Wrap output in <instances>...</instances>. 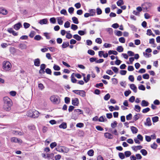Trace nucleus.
I'll return each instance as SVG.
<instances>
[{"mask_svg": "<svg viewBox=\"0 0 160 160\" xmlns=\"http://www.w3.org/2000/svg\"><path fill=\"white\" fill-rule=\"evenodd\" d=\"M3 109L7 112L10 111L12 105V102L11 100L8 97H5L3 98Z\"/></svg>", "mask_w": 160, "mask_h": 160, "instance_id": "f257e3e1", "label": "nucleus"}, {"mask_svg": "<svg viewBox=\"0 0 160 160\" xmlns=\"http://www.w3.org/2000/svg\"><path fill=\"white\" fill-rule=\"evenodd\" d=\"M39 114V112L36 110H30L28 112L27 116L30 117L36 118L38 117Z\"/></svg>", "mask_w": 160, "mask_h": 160, "instance_id": "f03ea898", "label": "nucleus"}, {"mask_svg": "<svg viewBox=\"0 0 160 160\" xmlns=\"http://www.w3.org/2000/svg\"><path fill=\"white\" fill-rule=\"evenodd\" d=\"M55 149L57 151L64 153H68L69 150V149L68 148L60 145H58Z\"/></svg>", "mask_w": 160, "mask_h": 160, "instance_id": "7ed1b4c3", "label": "nucleus"}, {"mask_svg": "<svg viewBox=\"0 0 160 160\" xmlns=\"http://www.w3.org/2000/svg\"><path fill=\"white\" fill-rule=\"evenodd\" d=\"M152 6V3L148 2H145L142 5V7L144 12L148 11Z\"/></svg>", "mask_w": 160, "mask_h": 160, "instance_id": "20e7f679", "label": "nucleus"}, {"mask_svg": "<svg viewBox=\"0 0 160 160\" xmlns=\"http://www.w3.org/2000/svg\"><path fill=\"white\" fill-rule=\"evenodd\" d=\"M12 68L11 63L8 61H4L2 63V68L6 71H9Z\"/></svg>", "mask_w": 160, "mask_h": 160, "instance_id": "39448f33", "label": "nucleus"}, {"mask_svg": "<svg viewBox=\"0 0 160 160\" xmlns=\"http://www.w3.org/2000/svg\"><path fill=\"white\" fill-rule=\"evenodd\" d=\"M50 100L54 104H58L60 102V100L58 96L55 95L52 96L50 98Z\"/></svg>", "mask_w": 160, "mask_h": 160, "instance_id": "423d86ee", "label": "nucleus"}, {"mask_svg": "<svg viewBox=\"0 0 160 160\" xmlns=\"http://www.w3.org/2000/svg\"><path fill=\"white\" fill-rule=\"evenodd\" d=\"M72 92L82 97H84L86 96L85 92L83 90H74Z\"/></svg>", "mask_w": 160, "mask_h": 160, "instance_id": "0eeeda50", "label": "nucleus"}, {"mask_svg": "<svg viewBox=\"0 0 160 160\" xmlns=\"http://www.w3.org/2000/svg\"><path fill=\"white\" fill-rule=\"evenodd\" d=\"M72 104L75 106H78L79 104V100L77 98H75L72 99Z\"/></svg>", "mask_w": 160, "mask_h": 160, "instance_id": "6e6552de", "label": "nucleus"}, {"mask_svg": "<svg viewBox=\"0 0 160 160\" xmlns=\"http://www.w3.org/2000/svg\"><path fill=\"white\" fill-rule=\"evenodd\" d=\"M11 141L12 142H18V143H20L22 142V140L18 139V138L16 137H13L11 139Z\"/></svg>", "mask_w": 160, "mask_h": 160, "instance_id": "1a4fd4ad", "label": "nucleus"}, {"mask_svg": "<svg viewBox=\"0 0 160 160\" xmlns=\"http://www.w3.org/2000/svg\"><path fill=\"white\" fill-rule=\"evenodd\" d=\"M34 65L35 66L38 67L40 66V59L38 58L35 59L34 60Z\"/></svg>", "mask_w": 160, "mask_h": 160, "instance_id": "9d476101", "label": "nucleus"}, {"mask_svg": "<svg viewBox=\"0 0 160 160\" xmlns=\"http://www.w3.org/2000/svg\"><path fill=\"white\" fill-rule=\"evenodd\" d=\"M130 88L134 92L136 93L137 92V88L134 84H130Z\"/></svg>", "mask_w": 160, "mask_h": 160, "instance_id": "9b49d317", "label": "nucleus"}, {"mask_svg": "<svg viewBox=\"0 0 160 160\" xmlns=\"http://www.w3.org/2000/svg\"><path fill=\"white\" fill-rule=\"evenodd\" d=\"M104 135L105 138L108 139H112L113 138V135L111 133L108 132L105 133Z\"/></svg>", "mask_w": 160, "mask_h": 160, "instance_id": "f8f14e48", "label": "nucleus"}, {"mask_svg": "<svg viewBox=\"0 0 160 160\" xmlns=\"http://www.w3.org/2000/svg\"><path fill=\"white\" fill-rule=\"evenodd\" d=\"M8 11L2 7L0 8V13L3 15H6L7 14Z\"/></svg>", "mask_w": 160, "mask_h": 160, "instance_id": "ddd939ff", "label": "nucleus"}, {"mask_svg": "<svg viewBox=\"0 0 160 160\" xmlns=\"http://www.w3.org/2000/svg\"><path fill=\"white\" fill-rule=\"evenodd\" d=\"M22 26V25L20 23L18 22V23L15 24L13 28L16 30H18L19 29L20 27Z\"/></svg>", "mask_w": 160, "mask_h": 160, "instance_id": "4468645a", "label": "nucleus"}, {"mask_svg": "<svg viewBox=\"0 0 160 160\" xmlns=\"http://www.w3.org/2000/svg\"><path fill=\"white\" fill-rule=\"evenodd\" d=\"M149 103L145 100H143L142 101L141 105L142 107H147L148 106Z\"/></svg>", "mask_w": 160, "mask_h": 160, "instance_id": "2eb2a0df", "label": "nucleus"}, {"mask_svg": "<svg viewBox=\"0 0 160 160\" xmlns=\"http://www.w3.org/2000/svg\"><path fill=\"white\" fill-rule=\"evenodd\" d=\"M95 10L94 9H90L89 10V12H90L89 13L90 14V15L91 16H93L96 15Z\"/></svg>", "mask_w": 160, "mask_h": 160, "instance_id": "dca6fc26", "label": "nucleus"}, {"mask_svg": "<svg viewBox=\"0 0 160 160\" xmlns=\"http://www.w3.org/2000/svg\"><path fill=\"white\" fill-rule=\"evenodd\" d=\"M145 124L148 126L151 125L152 124L151 122V121L149 118H147L146 120V122L145 123Z\"/></svg>", "mask_w": 160, "mask_h": 160, "instance_id": "f3484780", "label": "nucleus"}, {"mask_svg": "<svg viewBox=\"0 0 160 160\" xmlns=\"http://www.w3.org/2000/svg\"><path fill=\"white\" fill-rule=\"evenodd\" d=\"M19 47L21 49H25L27 48V46L24 44L21 43L19 45Z\"/></svg>", "mask_w": 160, "mask_h": 160, "instance_id": "a211bd4d", "label": "nucleus"}, {"mask_svg": "<svg viewBox=\"0 0 160 160\" xmlns=\"http://www.w3.org/2000/svg\"><path fill=\"white\" fill-rule=\"evenodd\" d=\"M59 127L61 128L66 129L67 127V123L66 122H63L59 125Z\"/></svg>", "mask_w": 160, "mask_h": 160, "instance_id": "6ab92c4d", "label": "nucleus"}, {"mask_svg": "<svg viewBox=\"0 0 160 160\" xmlns=\"http://www.w3.org/2000/svg\"><path fill=\"white\" fill-rule=\"evenodd\" d=\"M131 129L133 133H136L137 132L138 130L137 128L134 126H131Z\"/></svg>", "mask_w": 160, "mask_h": 160, "instance_id": "aec40b11", "label": "nucleus"}, {"mask_svg": "<svg viewBox=\"0 0 160 160\" xmlns=\"http://www.w3.org/2000/svg\"><path fill=\"white\" fill-rule=\"evenodd\" d=\"M69 43L68 42H63L62 45V48H65L69 46Z\"/></svg>", "mask_w": 160, "mask_h": 160, "instance_id": "412c9836", "label": "nucleus"}, {"mask_svg": "<svg viewBox=\"0 0 160 160\" xmlns=\"http://www.w3.org/2000/svg\"><path fill=\"white\" fill-rule=\"evenodd\" d=\"M58 23L59 24L62 25L63 23V21L62 20V18L59 17L57 18Z\"/></svg>", "mask_w": 160, "mask_h": 160, "instance_id": "4be33fe9", "label": "nucleus"}, {"mask_svg": "<svg viewBox=\"0 0 160 160\" xmlns=\"http://www.w3.org/2000/svg\"><path fill=\"white\" fill-rule=\"evenodd\" d=\"M91 75L90 74H88L86 77H84L83 80L86 83H87L90 80Z\"/></svg>", "mask_w": 160, "mask_h": 160, "instance_id": "5701e85b", "label": "nucleus"}, {"mask_svg": "<svg viewBox=\"0 0 160 160\" xmlns=\"http://www.w3.org/2000/svg\"><path fill=\"white\" fill-rule=\"evenodd\" d=\"M48 22V20L47 19L45 18L43 19L42 20H40L39 21V23L41 25L43 24H46Z\"/></svg>", "mask_w": 160, "mask_h": 160, "instance_id": "b1692460", "label": "nucleus"}, {"mask_svg": "<svg viewBox=\"0 0 160 160\" xmlns=\"http://www.w3.org/2000/svg\"><path fill=\"white\" fill-rule=\"evenodd\" d=\"M78 33L80 35L82 36L85 34H86L87 33L86 32V30L85 29L84 31L79 30L78 31Z\"/></svg>", "mask_w": 160, "mask_h": 160, "instance_id": "393cba45", "label": "nucleus"}, {"mask_svg": "<svg viewBox=\"0 0 160 160\" xmlns=\"http://www.w3.org/2000/svg\"><path fill=\"white\" fill-rule=\"evenodd\" d=\"M108 54L109 55L112 54H113L114 55H117L118 54V53L117 51H115L110 50L108 51Z\"/></svg>", "mask_w": 160, "mask_h": 160, "instance_id": "a878e982", "label": "nucleus"}, {"mask_svg": "<svg viewBox=\"0 0 160 160\" xmlns=\"http://www.w3.org/2000/svg\"><path fill=\"white\" fill-rule=\"evenodd\" d=\"M73 38L77 41H79L81 40V38L78 34H75L73 36Z\"/></svg>", "mask_w": 160, "mask_h": 160, "instance_id": "bb28decb", "label": "nucleus"}, {"mask_svg": "<svg viewBox=\"0 0 160 160\" xmlns=\"http://www.w3.org/2000/svg\"><path fill=\"white\" fill-rule=\"evenodd\" d=\"M72 19L74 23L76 24L78 23V19L76 17H74L72 18Z\"/></svg>", "mask_w": 160, "mask_h": 160, "instance_id": "cd10ccee", "label": "nucleus"}, {"mask_svg": "<svg viewBox=\"0 0 160 160\" xmlns=\"http://www.w3.org/2000/svg\"><path fill=\"white\" fill-rule=\"evenodd\" d=\"M116 50L119 52H122L123 51V48L122 46H119L117 48Z\"/></svg>", "mask_w": 160, "mask_h": 160, "instance_id": "c85d7f7f", "label": "nucleus"}, {"mask_svg": "<svg viewBox=\"0 0 160 160\" xmlns=\"http://www.w3.org/2000/svg\"><path fill=\"white\" fill-rule=\"evenodd\" d=\"M104 117H104L103 116L100 117L98 119V121L100 122H104L107 121V119L106 118H104Z\"/></svg>", "mask_w": 160, "mask_h": 160, "instance_id": "c756f323", "label": "nucleus"}, {"mask_svg": "<svg viewBox=\"0 0 160 160\" xmlns=\"http://www.w3.org/2000/svg\"><path fill=\"white\" fill-rule=\"evenodd\" d=\"M134 109L136 111L139 112L140 111L141 107L138 105H135Z\"/></svg>", "mask_w": 160, "mask_h": 160, "instance_id": "7c9ffc66", "label": "nucleus"}, {"mask_svg": "<svg viewBox=\"0 0 160 160\" xmlns=\"http://www.w3.org/2000/svg\"><path fill=\"white\" fill-rule=\"evenodd\" d=\"M117 124L118 123L117 122V121H114L111 123V126L112 128H114L116 127Z\"/></svg>", "mask_w": 160, "mask_h": 160, "instance_id": "2f4dec72", "label": "nucleus"}, {"mask_svg": "<svg viewBox=\"0 0 160 160\" xmlns=\"http://www.w3.org/2000/svg\"><path fill=\"white\" fill-rule=\"evenodd\" d=\"M117 4L118 6H120L121 5L124 4V2L123 0H119L117 2Z\"/></svg>", "mask_w": 160, "mask_h": 160, "instance_id": "473e14b6", "label": "nucleus"}, {"mask_svg": "<svg viewBox=\"0 0 160 160\" xmlns=\"http://www.w3.org/2000/svg\"><path fill=\"white\" fill-rule=\"evenodd\" d=\"M74 112L78 114H82L83 113V111L80 109H76L74 110Z\"/></svg>", "mask_w": 160, "mask_h": 160, "instance_id": "72a5a7b5", "label": "nucleus"}, {"mask_svg": "<svg viewBox=\"0 0 160 160\" xmlns=\"http://www.w3.org/2000/svg\"><path fill=\"white\" fill-rule=\"evenodd\" d=\"M140 152L143 156H146L148 154L147 152L144 149H142L141 150H140Z\"/></svg>", "mask_w": 160, "mask_h": 160, "instance_id": "f704fd0d", "label": "nucleus"}, {"mask_svg": "<svg viewBox=\"0 0 160 160\" xmlns=\"http://www.w3.org/2000/svg\"><path fill=\"white\" fill-rule=\"evenodd\" d=\"M70 32V31H69L67 32V34L66 35V38H67L69 39H71L72 37V35L69 33Z\"/></svg>", "mask_w": 160, "mask_h": 160, "instance_id": "c9c22d12", "label": "nucleus"}, {"mask_svg": "<svg viewBox=\"0 0 160 160\" xmlns=\"http://www.w3.org/2000/svg\"><path fill=\"white\" fill-rule=\"evenodd\" d=\"M34 39L35 40L39 41L41 39H42V38L40 35H37L34 37Z\"/></svg>", "mask_w": 160, "mask_h": 160, "instance_id": "e433bc0d", "label": "nucleus"}, {"mask_svg": "<svg viewBox=\"0 0 160 160\" xmlns=\"http://www.w3.org/2000/svg\"><path fill=\"white\" fill-rule=\"evenodd\" d=\"M88 154L89 156H92L93 155L94 151L92 149H91L88 152Z\"/></svg>", "mask_w": 160, "mask_h": 160, "instance_id": "4c0bfd02", "label": "nucleus"}, {"mask_svg": "<svg viewBox=\"0 0 160 160\" xmlns=\"http://www.w3.org/2000/svg\"><path fill=\"white\" fill-rule=\"evenodd\" d=\"M119 157L122 159H123L125 158V154H124L123 153L119 152L118 154Z\"/></svg>", "mask_w": 160, "mask_h": 160, "instance_id": "58836bf2", "label": "nucleus"}, {"mask_svg": "<svg viewBox=\"0 0 160 160\" xmlns=\"http://www.w3.org/2000/svg\"><path fill=\"white\" fill-rule=\"evenodd\" d=\"M159 118L157 116L153 117L152 118V121L153 122H156L158 121Z\"/></svg>", "mask_w": 160, "mask_h": 160, "instance_id": "ea45409f", "label": "nucleus"}, {"mask_svg": "<svg viewBox=\"0 0 160 160\" xmlns=\"http://www.w3.org/2000/svg\"><path fill=\"white\" fill-rule=\"evenodd\" d=\"M110 95L109 93H108L104 97V99L105 100H108L110 98Z\"/></svg>", "mask_w": 160, "mask_h": 160, "instance_id": "a19ab883", "label": "nucleus"}, {"mask_svg": "<svg viewBox=\"0 0 160 160\" xmlns=\"http://www.w3.org/2000/svg\"><path fill=\"white\" fill-rule=\"evenodd\" d=\"M10 51L12 54H14L16 52V50L14 48H10Z\"/></svg>", "mask_w": 160, "mask_h": 160, "instance_id": "79ce46f5", "label": "nucleus"}, {"mask_svg": "<svg viewBox=\"0 0 160 160\" xmlns=\"http://www.w3.org/2000/svg\"><path fill=\"white\" fill-rule=\"evenodd\" d=\"M78 28V27L77 25L72 24L71 25V28L73 30L75 31L77 30Z\"/></svg>", "mask_w": 160, "mask_h": 160, "instance_id": "37998d69", "label": "nucleus"}, {"mask_svg": "<svg viewBox=\"0 0 160 160\" xmlns=\"http://www.w3.org/2000/svg\"><path fill=\"white\" fill-rule=\"evenodd\" d=\"M57 144L56 142H52L50 144V147L52 149L55 147L57 146Z\"/></svg>", "mask_w": 160, "mask_h": 160, "instance_id": "c03bdc74", "label": "nucleus"}, {"mask_svg": "<svg viewBox=\"0 0 160 160\" xmlns=\"http://www.w3.org/2000/svg\"><path fill=\"white\" fill-rule=\"evenodd\" d=\"M125 155L126 157H128L130 156L131 154V152L129 151H127L124 152Z\"/></svg>", "mask_w": 160, "mask_h": 160, "instance_id": "a18cd8bd", "label": "nucleus"}, {"mask_svg": "<svg viewBox=\"0 0 160 160\" xmlns=\"http://www.w3.org/2000/svg\"><path fill=\"white\" fill-rule=\"evenodd\" d=\"M11 44H7L6 43H2L1 44V47L3 48H6L8 46L10 45Z\"/></svg>", "mask_w": 160, "mask_h": 160, "instance_id": "49530a36", "label": "nucleus"}, {"mask_svg": "<svg viewBox=\"0 0 160 160\" xmlns=\"http://www.w3.org/2000/svg\"><path fill=\"white\" fill-rule=\"evenodd\" d=\"M70 23L68 21H67L64 24V27L65 28H68L70 27Z\"/></svg>", "mask_w": 160, "mask_h": 160, "instance_id": "de8ad7c7", "label": "nucleus"}, {"mask_svg": "<svg viewBox=\"0 0 160 160\" xmlns=\"http://www.w3.org/2000/svg\"><path fill=\"white\" fill-rule=\"evenodd\" d=\"M60 13L61 14H63L64 15H67V13L66 10L65 9H63L60 11Z\"/></svg>", "mask_w": 160, "mask_h": 160, "instance_id": "09e8293b", "label": "nucleus"}, {"mask_svg": "<svg viewBox=\"0 0 160 160\" xmlns=\"http://www.w3.org/2000/svg\"><path fill=\"white\" fill-rule=\"evenodd\" d=\"M97 13L98 15L101 14L102 13V11L100 8H97L96 9Z\"/></svg>", "mask_w": 160, "mask_h": 160, "instance_id": "8fccbe9b", "label": "nucleus"}, {"mask_svg": "<svg viewBox=\"0 0 160 160\" xmlns=\"http://www.w3.org/2000/svg\"><path fill=\"white\" fill-rule=\"evenodd\" d=\"M158 147L157 145L155 143H153L151 145V147L153 149H156Z\"/></svg>", "mask_w": 160, "mask_h": 160, "instance_id": "3c124183", "label": "nucleus"}, {"mask_svg": "<svg viewBox=\"0 0 160 160\" xmlns=\"http://www.w3.org/2000/svg\"><path fill=\"white\" fill-rule=\"evenodd\" d=\"M88 52L89 54L92 56L94 55L95 54L94 51L91 49L88 50Z\"/></svg>", "mask_w": 160, "mask_h": 160, "instance_id": "603ef678", "label": "nucleus"}, {"mask_svg": "<svg viewBox=\"0 0 160 160\" xmlns=\"http://www.w3.org/2000/svg\"><path fill=\"white\" fill-rule=\"evenodd\" d=\"M53 68L55 70L59 71L60 69V67L56 65H54Z\"/></svg>", "mask_w": 160, "mask_h": 160, "instance_id": "864d4df0", "label": "nucleus"}, {"mask_svg": "<svg viewBox=\"0 0 160 160\" xmlns=\"http://www.w3.org/2000/svg\"><path fill=\"white\" fill-rule=\"evenodd\" d=\"M132 115L131 113L129 114L128 115L126 116V118L127 120H130L132 118Z\"/></svg>", "mask_w": 160, "mask_h": 160, "instance_id": "5fc2aeb1", "label": "nucleus"}, {"mask_svg": "<svg viewBox=\"0 0 160 160\" xmlns=\"http://www.w3.org/2000/svg\"><path fill=\"white\" fill-rule=\"evenodd\" d=\"M131 93V92L130 90L126 91L124 92V95L126 97H128Z\"/></svg>", "mask_w": 160, "mask_h": 160, "instance_id": "6e6d98bb", "label": "nucleus"}, {"mask_svg": "<svg viewBox=\"0 0 160 160\" xmlns=\"http://www.w3.org/2000/svg\"><path fill=\"white\" fill-rule=\"evenodd\" d=\"M119 41L121 43H124L125 42V40L124 38L122 37L119 38Z\"/></svg>", "mask_w": 160, "mask_h": 160, "instance_id": "4d7b16f0", "label": "nucleus"}, {"mask_svg": "<svg viewBox=\"0 0 160 160\" xmlns=\"http://www.w3.org/2000/svg\"><path fill=\"white\" fill-rule=\"evenodd\" d=\"M96 42L99 44H101L102 42V40L100 38H97L96 39Z\"/></svg>", "mask_w": 160, "mask_h": 160, "instance_id": "13d9d810", "label": "nucleus"}, {"mask_svg": "<svg viewBox=\"0 0 160 160\" xmlns=\"http://www.w3.org/2000/svg\"><path fill=\"white\" fill-rule=\"evenodd\" d=\"M144 18L146 19H148L151 17L150 15L148 13H145L144 14Z\"/></svg>", "mask_w": 160, "mask_h": 160, "instance_id": "bf43d9fd", "label": "nucleus"}, {"mask_svg": "<svg viewBox=\"0 0 160 160\" xmlns=\"http://www.w3.org/2000/svg\"><path fill=\"white\" fill-rule=\"evenodd\" d=\"M38 87L40 89L42 90L44 88V87L42 83H39L38 85Z\"/></svg>", "mask_w": 160, "mask_h": 160, "instance_id": "052dcab7", "label": "nucleus"}, {"mask_svg": "<svg viewBox=\"0 0 160 160\" xmlns=\"http://www.w3.org/2000/svg\"><path fill=\"white\" fill-rule=\"evenodd\" d=\"M111 68L115 73H118V68L116 67H112Z\"/></svg>", "mask_w": 160, "mask_h": 160, "instance_id": "680f3d73", "label": "nucleus"}, {"mask_svg": "<svg viewBox=\"0 0 160 160\" xmlns=\"http://www.w3.org/2000/svg\"><path fill=\"white\" fill-rule=\"evenodd\" d=\"M150 110V108H147L143 109L142 112L143 113H146L148 112H149Z\"/></svg>", "mask_w": 160, "mask_h": 160, "instance_id": "e2e57ef3", "label": "nucleus"}, {"mask_svg": "<svg viewBox=\"0 0 160 160\" xmlns=\"http://www.w3.org/2000/svg\"><path fill=\"white\" fill-rule=\"evenodd\" d=\"M138 89L139 90H145V88L144 86L143 85H141L138 87Z\"/></svg>", "mask_w": 160, "mask_h": 160, "instance_id": "0e129e2a", "label": "nucleus"}, {"mask_svg": "<svg viewBox=\"0 0 160 160\" xmlns=\"http://www.w3.org/2000/svg\"><path fill=\"white\" fill-rule=\"evenodd\" d=\"M74 10V8L73 7H70L69 8L68 11L70 14H72L73 13Z\"/></svg>", "mask_w": 160, "mask_h": 160, "instance_id": "69168bd1", "label": "nucleus"}, {"mask_svg": "<svg viewBox=\"0 0 160 160\" xmlns=\"http://www.w3.org/2000/svg\"><path fill=\"white\" fill-rule=\"evenodd\" d=\"M74 6L77 9H78L80 8L81 7V4L80 3L78 2L75 4Z\"/></svg>", "mask_w": 160, "mask_h": 160, "instance_id": "338daca9", "label": "nucleus"}, {"mask_svg": "<svg viewBox=\"0 0 160 160\" xmlns=\"http://www.w3.org/2000/svg\"><path fill=\"white\" fill-rule=\"evenodd\" d=\"M35 34V32L34 31H32L31 32L29 35V36L31 38L33 37Z\"/></svg>", "mask_w": 160, "mask_h": 160, "instance_id": "774afa93", "label": "nucleus"}]
</instances>
